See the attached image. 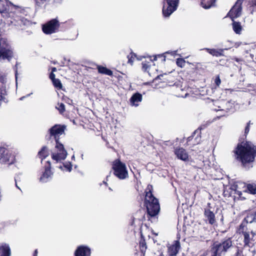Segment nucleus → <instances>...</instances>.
I'll use <instances>...</instances> for the list:
<instances>
[{
  "label": "nucleus",
  "mask_w": 256,
  "mask_h": 256,
  "mask_svg": "<svg viewBox=\"0 0 256 256\" xmlns=\"http://www.w3.org/2000/svg\"><path fill=\"white\" fill-rule=\"evenodd\" d=\"M236 160L243 166H246L254 161L256 156V146L248 142L238 143L234 151Z\"/></svg>",
  "instance_id": "nucleus-1"
},
{
  "label": "nucleus",
  "mask_w": 256,
  "mask_h": 256,
  "mask_svg": "<svg viewBox=\"0 0 256 256\" xmlns=\"http://www.w3.org/2000/svg\"><path fill=\"white\" fill-rule=\"evenodd\" d=\"M66 128V126L64 125L55 124L48 130L50 134L49 139L52 137H54L56 141V144L55 148L56 152L52 153V158L56 162L64 160L68 154L67 152L65 150L63 144L59 141L60 136L64 134Z\"/></svg>",
  "instance_id": "nucleus-2"
},
{
  "label": "nucleus",
  "mask_w": 256,
  "mask_h": 256,
  "mask_svg": "<svg viewBox=\"0 0 256 256\" xmlns=\"http://www.w3.org/2000/svg\"><path fill=\"white\" fill-rule=\"evenodd\" d=\"M152 185L148 184L146 190L144 206L146 207L147 214L150 217L158 215L160 212V206L158 200L152 194Z\"/></svg>",
  "instance_id": "nucleus-3"
},
{
  "label": "nucleus",
  "mask_w": 256,
  "mask_h": 256,
  "mask_svg": "<svg viewBox=\"0 0 256 256\" xmlns=\"http://www.w3.org/2000/svg\"><path fill=\"white\" fill-rule=\"evenodd\" d=\"M232 246V238H226L220 242H215L211 246V256H222L225 254Z\"/></svg>",
  "instance_id": "nucleus-4"
},
{
  "label": "nucleus",
  "mask_w": 256,
  "mask_h": 256,
  "mask_svg": "<svg viewBox=\"0 0 256 256\" xmlns=\"http://www.w3.org/2000/svg\"><path fill=\"white\" fill-rule=\"evenodd\" d=\"M14 56V48L5 38H0V60L10 62Z\"/></svg>",
  "instance_id": "nucleus-5"
},
{
  "label": "nucleus",
  "mask_w": 256,
  "mask_h": 256,
  "mask_svg": "<svg viewBox=\"0 0 256 256\" xmlns=\"http://www.w3.org/2000/svg\"><path fill=\"white\" fill-rule=\"evenodd\" d=\"M114 174L120 180H124L128 177V171L126 164L120 159L114 160L112 164Z\"/></svg>",
  "instance_id": "nucleus-6"
},
{
  "label": "nucleus",
  "mask_w": 256,
  "mask_h": 256,
  "mask_svg": "<svg viewBox=\"0 0 256 256\" xmlns=\"http://www.w3.org/2000/svg\"><path fill=\"white\" fill-rule=\"evenodd\" d=\"M8 17L10 18V23L14 26H21L23 24L24 16L22 10L16 6H12Z\"/></svg>",
  "instance_id": "nucleus-7"
},
{
  "label": "nucleus",
  "mask_w": 256,
  "mask_h": 256,
  "mask_svg": "<svg viewBox=\"0 0 256 256\" xmlns=\"http://www.w3.org/2000/svg\"><path fill=\"white\" fill-rule=\"evenodd\" d=\"M180 0H164L162 12L164 17H169L178 7Z\"/></svg>",
  "instance_id": "nucleus-8"
},
{
  "label": "nucleus",
  "mask_w": 256,
  "mask_h": 256,
  "mask_svg": "<svg viewBox=\"0 0 256 256\" xmlns=\"http://www.w3.org/2000/svg\"><path fill=\"white\" fill-rule=\"evenodd\" d=\"M60 24L56 18H53L42 25V30L45 34H50L58 30Z\"/></svg>",
  "instance_id": "nucleus-9"
},
{
  "label": "nucleus",
  "mask_w": 256,
  "mask_h": 256,
  "mask_svg": "<svg viewBox=\"0 0 256 256\" xmlns=\"http://www.w3.org/2000/svg\"><path fill=\"white\" fill-rule=\"evenodd\" d=\"M16 158L14 154L8 149L0 147V164L10 165L14 164Z\"/></svg>",
  "instance_id": "nucleus-10"
},
{
  "label": "nucleus",
  "mask_w": 256,
  "mask_h": 256,
  "mask_svg": "<svg viewBox=\"0 0 256 256\" xmlns=\"http://www.w3.org/2000/svg\"><path fill=\"white\" fill-rule=\"evenodd\" d=\"M6 74L0 72V106L3 102L6 103L8 100L6 96L7 95L6 84Z\"/></svg>",
  "instance_id": "nucleus-11"
},
{
  "label": "nucleus",
  "mask_w": 256,
  "mask_h": 256,
  "mask_svg": "<svg viewBox=\"0 0 256 256\" xmlns=\"http://www.w3.org/2000/svg\"><path fill=\"white\" fill-rule=\"evenodd\" d=\"M242 0H237L234 5L232 7L227 14L232 21L239 17L242 14Z\"/></svg>",
  "instance_id": "nucleus-12"
},
{
  "label": "nucleus",
  "mask_w": 256,
  "mask_h": 256,
  "mask_svg": "<svg viewBox=\"0 0 256 256\" xmlns=\"http://www.w3.org/2000/svg\"><path fill=\"white\" fill-rule=\"evenodd\" d=\"M44 171L42 172L40 178V180L43 182H46L48 178L52 175L51 171V164L50 161H47L44 165Z\"/></svg>",
  "instance_id": "nucleus-13"
},
{
  "label": "nucleus",
  "mask_w": 256,
  "mask_h": 256,
  "mask_svg": "<svg viewBox=\"0 0 256 256\" xmlns=\"http://www.w3.org/2000/svg\"><path fill=\"white\" fill-rule=\"evenodd\" d=\"M167 247L168 256H176L180 249V244L178 240H174L172 244Z\"/></svg>",
  "instance_id": "nucleus-14"
},
{
  "label": "nucleus",
  "mask_w": 256,
  "mask_h": 256,
  "mask_svg": "<svg viewBox=\"0 0 256 256\" xmlns=\"http://www.w3.org/2000/svg\"><path fill=\"white\" fill-rule=\"evenodd\" d=\"M90 248L84 245L78 246L74 252V256H90Z\"/></svg>",
  "instance_id": "nucleus-15"
},
{
  "label": "nucleus",
  "mask_w": 256,
  "mask_h": 256,
  "mask_svg": "<svg viewBox=\"0 0 256 256\" xmlns=\"http://www.w3.org/2000/svg\"><path fill=\"white\" fill-rule=\"evenodd\" d=\"M156 80H160V82L172 85L174 82V78L170 74V73H165L158 76L156 77Z\"/></svg>",
  "instance_id": "nucleus-16"
},
{
  "label": "nucleus",
  "mask_w": 256,
  "mask_h": 256,
  "mask_svg": "<svg viewBox=\"0 0 256 256\" xmlns=\"http://www.w3.org/2000/svg\"><path fill=\"white\" fill-rule=\"evenodd\" d=\"M242 235L244 236L243 242L244 247L252 246L253 244V242L254 241V237L256 236V234L252 230L250 232H244Z\"/></svg>",
  "instance_id": "nucleus-17"
},
{
  "label": "nucleus",
  "mask_w": 256,
  "mask_h": 256,
  "mask_svg": "<svg viewBox=\"0 0 256 256\" xmlns=\"http://www.w3.org/2000/svg\"><path fill=\"white\" fill-rule=\"evenodd\" d=\"M174 153L178 159L184 162L188 161V154L183 148L176 147L174 149Z\"/></svg>",
  "instance_id": "nucleus-18"
},
{
  "label": "nucleus",
  "mask_w": 256,
  "mask_h": 256,
  "mask_svg": "<svg viewBox=\"0 0 256 256\" xmlns=\"http://www.w3.org/2000/svg\"><path fill=\"white\" fill-rule=\"evenodd\" d=\"M204 214L206 220L210 225H215L216 220L215 214L209 208H204Z\"/></svg>",
  "instance_id": "nucleus-19"
},
{
  "label": "nucleus",
  "mask_w": 256,
  "mask_h": 256,
  "mask_svg": "<svg viewBox=\"0 0 256 256\" xmlns=\"http://www.w3.org/2000/svg\"><path fill=\"white\" fill-rule=\"evenodd\" d=\"M12 6H14L11 2L6 0H0V12L8 14L12 9Z\"/></svg>",
  "instance_id": "nucleus-20"
},
{
  "label": "nucleus",
  "mask_w": 256,
  "mask_h": 256,
  "mask_svg": "<svg viewBox=\"0 0 256 256\" xmlns=\"http://www.w3.org/2000/svg\"><path fill=\"white\" fill-rule=\"evenodd\" d=\"M11 250L9 245L6 243L0 244V256H10Z\"/></svg>",
  "instance_id": "nucleus-21"
},
{
  "label": "nucleus",
  "mask_w": 256,
  "mask_h": 256,
  "mask_svg": "<svg viewBox=\"0 0 256 256\" xmlns=\"http://www.w3.org/2000/svg\"><path fill=\"white\" fill-rule=\"evenodd\" d=\"M142 100V94L139 92H136L132 94L130 100L132 106H138V103Z\"/></svg>",
  "instance_id": "nucleus-22"
},
{
  "label": "nucleus",
  "mask_w": 256,
  "mask_h": 256,
  "mask_svg": "<svg viewBox=\"0 0 256 256\" xmlns=\"http://www.w3.org/2000/svg\"><path fill=\"white\" fill-rule=\"evenodd\" d=\"M50 154L49 150L48 148L44 146H43L40 150L38 152L37 156L41 160V162L48 157Z\"/></svg>",
  "instance_id": "nucleus-23"
},
{
  "label": "nucleus",
  "mask_w": 256,
  "mask_h": 256,
  "mask_svg": "<svg viewBox=\"0 0 256 256\" xmlns=\"http://www.w3.org/2000/svg\"><path fill=\"white\" fill-rule=\"evenodd\" d=\"M243 220L247 224L256 222V210L248 211L246 217Z\"/></svg>",
  "instance_id": "nucleus-24"
},
{
  "label": "nucleus",
  "mask_w": 256,
  "mask_h": 256,
  "mask_svg": "<svg viewBox=\"0 0 256 256\" xmlns=\"http://www.w3.org/2000/svg\"><path fill=\"white\" fill-rule=\"evenodd\" d=\"M204 50L210 54L214 56H223L224 50L223 49H215L206 48Z\"/></svg>",
  "instance_id": "nucleus-25"
},
{
  "label": "nucleus",
  "mask_w": 256,
  "mask_h": 256,
  "mask_svg": "<svg viewBox=\"0 0 256 256\" xmlns=\"http://www.w3.org/2000/svg\"><path fill=\"white\" fill-rule=\"evenodd\" d=\"M96 68L98 69V73L100 74H106L109 76H112L113 74L112 71L106 66L100 65H96Z\"/></svg>",
  "instance_id": "nucleus-26"
},
{
  "label": "nucleus",
  "mask_w": 256,
  "mask_h": 256,
  "mask_svg": "<svg viewBox=\"0 0 256 256\" xmlns=\"http://www.w3.org/2000/svg\"><path fill=\"white\" fill-rule=\"evenodd\" d=\"M139 248L140 252L144 256L147 249V246L144 236L142 234L140 235V238L139 242Z\"/></svg>",
  "instance_id": "nucleus-27"
},
{
  "label": "nucleus",
  "mask_w": 256,
  "mask_h": 256,
  "mask_svg": "<svg viewBox=\"0 0 256 256\" xmlns=\"http://www.w3.org/2000/svg\"><path fill=\"white\" fill-rule=\"evenodd\" d=\"M154 60L152 59L150 57L148 58V60H145L142 62V70L144 72H149L151 64L154 62Z\"/></svg>",
  "instance_id": "nucleus-28"
},
{
  "label": "nucleus",
  "mask_w": 256,
  "mask_h": 256,
  "mask_svg": "<svg viewBox=\"0 0 256 256\" xmlns=\"http://www.w3.org/2000/svg\"><path fill=\"white\" fill-rule=\"evenodd\" d=\"M216 0H200V6L204 9H208L214 6Z\"/></svg>",
  "instance_id": "nucleus-29"
},
{
  "label": "nucleus",
  "mask_w": 256,
  "mask_h": 256,
  "mask_svg": "<svg viewBox=\"0 0 256 256\" xmlns=\"http://www.w3.org/2000/svg\"><path fill=\"white\" fill-rule=\"evenodd\" d=\"M247 224L246 222L242 220L240 225L236 228V233L243 234L244 232H246Z\"/></svg>",
  "instance_id": "nucleus-30"
},
{
  "label": "nucleus",
  "mask_w": 256,
  "mask_h": 256,
  "mask_svg": "<svg viewBox=\"0 0 256 256\" xmlns=\"http://www.w3.org/2000/svg\"><path fill=\"white\" fill-rule=\"evenodd\" d=\"M232 28L236 34H240L242 30V26L240 22H236L234 20L232 21Z\"/></svg>",
  "instance_id": "nucleus-31"
},
{
  "label": "nucleus",
  "mask_w": 256,
  "mask_h": 256,
  "mask_svg": "<svg viewBox=\"0 0 256 256\" xmlns=\"http://www.w3.org/2000/svg\"><path fill=\"white\" fill-rule=\"evenodd\" d=\"M201 130H202V128L200 127L199 128H198L197 130H195L194 132L192 133V135L189 137L188 138H187V142H188L190 141L192 138H194V136L195 134H197V136L196 137V139H197L198 138H201Z\"/></svg>",
  "instance_id": "nucleus-32"
},
{
  "label": "nucleus",
  "mask_w": 256,
  "mask_h": 256,
  "mask_svg": "<svg viewBox=\"0 0 256 256\" xmlns=\"http://www.w3.org/2000/svg\"><path fill=\"white\" fill-rule=\"evenodd\" d=\"M127 58L128 59V63L130 64L131 65L133 64V62L136 58L138 60H140L137 58L136 54L133 52H131L129 54H128L127 56Z\"/></svg>",
  "instance_id": "nucleus-33"
},
{
  "label": "nucleus",
  "mask_w": 256,
  "mask_h": 256,
  "mask_svg": "<svg viewBox=\"0 0 256 256\" xmlns=\"http://www.w3.org/2000/svg\"><path fill=\"white\" fill-rule=\"evenodd\" d=\"M246 190L252 194H256V186L252 184H248L246 186Z\"/></svg>",
  "instance_id": "nucleus-34"
},
{
  "label": "nucleus",
  "mask_w": 256,
  "mask_h": 256,
  "mask_svg": "<svg viewBox=\"0 0 256 256\" xmlns=\"http://www.w3.org/2000/svg\"><path fill=\"white\" fill-rule=\"evenodd\" d=\"M54 86L58 90H61L62 88V84L58 78H56L52 81Z\"/></svg>",
  "instance_id": "nucleus-35"
},
{
  "label": "nucleus",
  "mask_w": 256,
  "mask_h": 256,
  "mask_svg": "<svg viewBox=\"0 0 256 256\" xmlns=\"http://www.w3.org/2000/svg\"><path fill=\"white\" fill-rule=\"evenodd\" d=\"M244 248L238 247L236 252L234 254L235 256H248L244 252Z\"/></svg>",
  "instance_id": "nucleus-36"
},
{
  "label": "nucleus",
  "mask_w": 256,
  "mask_h": 256,
  "mask_svg": "<svg viewBox=\"0 0 256 256\" xmlns=\"http://www.w3.org/2000/svg\"><path fill=\"white\" fill-rule=\"evenodd\" d=\"M56 108L58 110L60 114H62L65 111V106L63 103L58 102Z\"/></svg>",
  "instance_id": "nucleus-37"
},
{
  "label": "nucleus",
  "mask_w": 256,
  "mask_h": 256,
  "mask_svg": "<svg viewBox=\"0 0 256 256\" xmlns=\"http://www.w3.org/2000/svg\"><path fill=\"white\" fill-rule=\"evenodd\" d=\"M228 60L226 56H224V58L219 60L218 62V64L222 66H226L228 65Z\"/></svg>",
  "instance_id": "nucleus-38"
},
{
  "label": "nucleus",
  "mask_w": 256,
  "mask_h": 256,
  "mask_svg": "<svg viewBox=\"0 0 256 256\" xmlns=\"http://www.w3.org/2000/svg\"><path fill=\"white\" fill-rule=\"evenodd\" d=\"M176 64L178 66L182 68L185 66L186 60L183 58H178L176 60Z\"/></svg>",
  "instance_id": "nucleus-39"
},
{
  "label": "nucleus",
  "mask_w": 256,
  "mask_h": 256,
  "mask_svg": "<svg viewBox=\"0 0 256 256\" xmlns=\"http://www.w3.org/2000/svg\"><path fill=\"white\" fill-rule=\"evenodd\" d=\"M169 54V52H166L162 54L156 55L154 56V58L153 60L154 61V60H156L158 58H161L162 61L164 62L166 60V54Z\"/></svg>",
  "instance_id": "nucleus-40"
},
{
  "label": "nucleus",
  "mask_w": 256,
  "mask_h": 256,
  "mask_svg": "<svg viewBox=\"0 0 256 256\" xmlns=\"http://www.w3.org/2000/svg\"><path fill=\"white\" fill-rule=\"evenodd\" d=\"M62 100L64 102H66L70 105L72 104L73 102L72 100V99L66 96H62Z\"/></svg>",
  "instance_id": "nucleus-41"
},
{
  "label": "nucleus",
  "mask_w": 256,
  "mask_h": 256,
  "mask_svg": "<svg viewBox=\"0 0 256 256\" xmlns=\"http://www.w3.org/2000/svg\"><path fill=\"white\" fill-rule=\"evenodd\" d=\"M252 4L250 6V10L251 11V13L253 14L254 12H256V0H252Z\"/></svg>",
  "instance_id": "nucleus-42"
},
{
  "label": "nucleus",
  "mask_w": 256,
  "mask_h": 256,
  "mask_svg": "<svg viewBox=\"0 0 256 256\" xmlns=\"http://www.w3.org/2000/svg\"><path fill=\"white\" fill-rule=\"evenodd\" d=\"M214 84L216 87H218L221 83V80L219 75H217L215 76L214 79Z\"/></svg>",
  "instance_id": "nucleus-43"
},
{
  "label": "nucleus",
  "mask_w": 256,
  "mask_h": 256,
  "mask_svg": "<svg viewBox=\"0 0 256 256\" xmlns=\"http://www.w3.org/2000/svg\"><path fill=\"white\" fill-rule=\"evenodd\" d=\"M21 178H22V176L20 174H18L15 177L14 180H15V183H16V186L17 188L20 189L19 186H18V182H21Z\"/></svg>",
  "instance_id": "nucleus-44"
},
{
  "label": "nucleus",
  "mask_w": 256,
  "mask_h": 256,
  "mask_svg": "<svg viewBox=\"0 0 256 256\" xmlns=\"http://www.w3.org/2000/svg\"><path fill=\"white\" fill-rule=\"evenodd\" d=\"M251 122L250 121H249L247 124H246V126L245 128V129H244V135L246 136L248 134L249 132V131H250V125L251 124Z\"/></svg>",
  "instance_id": "nucleus-45"
},
{
  "label": "nucleus",
  "mask_w": 256,
  "mask_h": 256,
  "mask_svg": "<svg viewBox=\"0 0 256 256\" xmlns=\"http://www.w3.org/2000/svg\"><path fill=\"white\" fill-rule=\"evenodd\" d=\"M64 166L68 172H70L72 170V165L70 162L64 164Z\"/></svg>",
  "instance_id": "nucleus-46"
},
{
  "label": "nucleus",
  "mask_w": 256,
  "mask_h": 256,
  "mask_svg": "<svg viewBox=\"0 0 256 256\" xmlns=\"http://www.w3.org/2000/svg\"><path fill=\"white\" fill-rule=\"evenodd\" d=\"M49 78L52 80V81L55 80L56 78H55V74L52 72H51L49 76Z\"/></svg>",
  "instance_id": "nucleus-47"
},
{
  "label": "nucleus",
  "mask_w": 256,
  "mask_h": 256,
  "mask_svg": "<svg viewBox=\"0 0 256 256\" xmlns=\"http://www.w3.org/2000/svg\"><path fill=\"white\" fill-rule=\"evenodd\" d=\"M208 250H204L202 254H200L198 256H208Z\"/></svg>",
  "instance_id": "nucleus-48"
},
{
  "label": "nucleus",
  "mask_w": 256,
  "mask_h": 256,
  "mask_svg": "<svg viewBox=\"0 0 256 256\" xmlns=\"http://www.w3.org/2000/svg\"><path fill=\"white\" fill-rule=\"evenodd\" d=\"M46 0H36V4L40 6L42 4H44Z\"/></svg>",
  "instance_id": "nucleus-49"
},
{
  "label": "nucleus",
  "mask_w": 256,
  "mask_h": 256,
  "mask_svg": "<svg viewBox=\"0 0 256 256\" xmlns=\"http://www.w3.org/2000/svg\"><path fill=\"white\" fill-rule=\"evenodd\" d=\"M212 208V206H211V204L208 202V203L207 204V206L206 208H209L210 210H211V208Z\"/></svg>",
  "instance_id": "nucleus-50"
},
{
  "label": "nucleus",
  "mask_w": 256,
  "mask_h": 256,
  "mask_svg": "<svg viewBox=\"0 0 256 256\" xmlns=\"http://www.w3.org/2000/svg\"><path fill=\"white\" fill-rule=\"evenodd\" d=\"M38 250H36L34 252V254H33V256H37L38 255Z\"/></svg>",
  "instance_id": "nucleus-51"
},
{
  "label": "nucleus",
  "mask_w": 256,
  "mask_h": 256,
  "mask_svg": "<svg viewBox=\"0 0 256 256\" xmlns=\"http://www.w3.org/2000/svg\"><path fill=\"white\" fill-rule=\"evenodd\" d=\"M56 71V68H55V67L52 68V72L54 73V72H55Z\"/></svg>",
  "instance_id": "nucleus-52"
},
{
  "label": "nucleus",
  "mask_w": 256,
  "mask_h": 256,
  "mask_svg": "<svg viewBox=\"0 0 256 256\" xmlns=\"http://www.w3.org/2000/svg\"><path fill=\"white\" fill-rule=\"evenodd\" d=\"M240 44H241V42L238 43H238H236L235 44L236 48H238L240 45Z\"/></svg>",
  "instance_id": "nucleus-53"
},
{
  "label": "nucleus",
  "mask_w": 256,
  "mask_h": 256,
  "mask_svg": "<svg viewBox=\"0 0 256 256\" xmlns=\"http://www.w3.org/2000/svg\"><path fill=\"white\" fill-rule=\"evenodd\" d=\"M224 196H230V194H227L225 192H224Z\"/></svg>",
  "instance_id": "nucleus-54"
},
{
  "label": "nucleus",
  "mask_w": 256,
  "mask_h": 256,
  "mask_svg": "<svg viewBox=\"0 0 256 256\" xmlns=\"http://www.w3.org/2000/svg\"><path fill=\"white\" fill-rule=\"evenodd\" d=\"M158 256H164V254H163V253L162 252Z\"/></svg>",
  "instance_id": "nucleus-55"
},
{
  "label": "nucleus",
  "mask_w": 256,
  "mask_h": 256,
  "mask_svg": "<svg viewBox=\"0 0 256 256\" xmlns=\"http://www.w3.org/2000/svg\"><path fill=\"white\" fill-rule=\"evenodd\" d=\"M238 192V194H239V195H240V194H241V192Z\"/></svg>",
  "instance_id": "nucleus-56"
},
{
  "label": "nucleus",
  "mask_w": 256,
  "mask_h": 256,
  "mask_svg": "<svg viewBox=\"0 0 256 256\" xmlns=\"http://www.w3.org/2000/svg\"><path fill=\"white\" fill-rule=\"evenodd\" d=\"M104 182V184H106V185H107V184H108L106 183V182Z\"/></svg>",
  "instance_id": "nucleus-57"
},
{
  "label": "nucleus",
  "mask_w": 256,
  "mask_h": 256,
  "mask_svg": "<svg viewBox=\"0 0 256 256\" xmlns=\"http://www.w3.org/2000/svg\"><path fill=\"white\" fill-rule=\"evenodd\" d=\"M236 62H238L239 60H238V58H236Z\"/></svg>",
  "instance_id": "nucleus-58"
},
{
  "label": "nucleus",
  "mask_w": 256,
  "mask_h": 256,
  "mask_svg": "<svg viewBox=\"0 0 256 256\" xmlns=\"http://www.w3.org/2000/svg\"><path fill=\"white\" fill-rule=\"evenodd\" d=\"M64 24H65V25H66V24H67V22H66L64 23Z\"/></svg>",
  "instance_id": "nucleus-59"
}]
</instances>
